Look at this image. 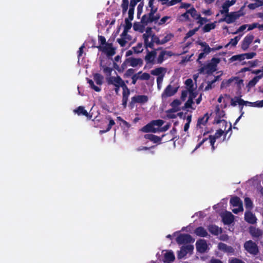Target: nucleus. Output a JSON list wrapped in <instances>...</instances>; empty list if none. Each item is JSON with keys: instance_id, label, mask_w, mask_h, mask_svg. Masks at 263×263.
I'll return each instance as SVG.
<instances>
[{"instance_id": "9d476101", "label": "nucleus", "mask_w": 263, "mask_h": 263, "mask_svg": "<svg viewBox=\"0 0 263 263\" xmlns=\"http://www.w3.org/2000/svg\"><path fill=\"white\" fill-rule=\"evenodd\" d=\"M254 36L253 34H249L245 37L241 43V48L243 51L247 50L251 43L253 42Z\"/></svg>"}, {"instance_id": "603ef678", "label": "nucleus", "mask_w": 263, "mask_h": 263, "mask_svg": "<svg viewBox=\"0 0 263 263\" xmlns=\"http://www.w3.org/2000/svg\"><path fill=\"white\" fill-rule=\"evenodd\" d=\"M98 41H99V43L100 44L99 46H104L105 45H106V44L108 43H106L105 37L102 35L98 36Z\"/></svg>"}, {"instance_id": "f3484780", "label": "nucleus", "mask_w": 263, "mask_h": 263, "mask_svg": "<svg viewBox=\"0 0 263 263\" xmlns=\"http://www.w3.org/2000/svg\"><path fill=\"white\" fill-rule=\"evenodd\" d=\"M165 136L163 135L162 137H159L153 134H145L144 137L146 139H148L151 141L153 142L154 143H161L162 138Z\"/></svg>"}, {"instance_id": "2f4dec72", "label": "nucleus", "mask_w": 263, "mask_h": 263, "mask_svg": "<svg viewBox=\"0 0 263 263\" xmlns=\"http://www.w3.org/2000/svg\"><path fill=\"white\" fill-rule=\"evenodd\" d=\"M74 112L77 114L78 115H82L83 116L88 117L89 114L86 110L84 109L83 106H79L76 109L74 110Z\"/></svg>"}, {"instance_id": "4468645a", "label": "nucleus", "mask_w": 263, "mask_h": 263, "mask_svg": "<svg viewBox=\"0 0 263 263\" xmlns=\"http://www.w3.org/2000/svg\"><path fill=\"white\" fill-rule=\"evenodd\" d=\"M221 217L223 223L227 225L231 224L234 220V215L230 212L223 214Z\"/></svg>"}, {"instance_id": "aec40b11", "label": "nucleus", "mask_w": 263, "mask_h": 263, "mask_svg": "<svg viewBox=\"0 0 263 263\" xmlns=\"http://www.w3.org/2000/svg\"><path fill=\"white\" fill-rule=\"evenodd\" d=\"M249 233L253 238H259L262 235V231L259 228L254 227H250L249 228Z\"/></svg>"}, {"instance_id": "8fccbe9b", "label": "nucleus", "mask_w": 263, "mask_h": 263, "mask_svg": "<svg viewBox=\"0 0 263 263\" xmlns=\"http://www.w3.org/2000/svg\"><path fill=\"white\" fill-rule=\"evenodd\" d=\"M186 253H191L194 250V246L192 245H187L186 246H182Z\"/></svg>"}, {"instance_id": "338daca9", "label": "nucleus", "mask_w": 263, "mask_h": 263, "mask_svg": "<svg viewBox=\"0 0 263 263\" xmlns=\"http://www.w3.org/2000/svg\"><path fill=\"white\" fill-rule=\"evenodd\" d=\"M185 84L189 88V91L193 89V82L191 79H187L185 81Z\"/></svg>"}, {"instance_id": "c85d7f7f", "label": "nucleus", "mask_w": 263, "mask_h": 263, "mask_svg": "<svg viewBox=\"0 0 263 263\" xmlns=\"http://www.w3.org/2000/svg\"><path fill=\"white\" fill-rule=\"evenodd\" d=\"M263 77V74L258 75L257 76H255L253 79H252L251 80H250L248 85L247 87L249 88H252L254 87L256 83L258 82V81L262 78Z\"/></svg>"}, {"instance_id": "4d7b16f0", "label": "nucleus", "mask_w": 263, "mask_h": 263, "mask_svg": "<svg viewBox=\"0 0 263 263\" xmlns=\"http://www.w3.org/2000/svg\"><path fill=\"white\" fill-rule=\"evenodd\" d=\"M129 96V95H122V104L124 108H126L127 106Z\"/></svg>"}, {"instance_id": "412c9836", "label": "nucleus", "mask_w": 263, "mask_h": 263, "mask_svg": "<svg viewBox=\"0 0 263 263\" xmlns=\"http://www.w3.org/2000/svg\"><path fill=\"white\" fill-rule=\"evenodd\" d=\"M181 104L180 101L178 99L174 100L171 103V105L172 107V108L166 111L167 113H174L177 112L180 110L179 106Z\"/></svg>"}, {"instance_id": "774afa93", "label": "nucleus", "mask_w": 263, "mask_h": 263, "mask_svg": "<svg viewBox=\"0 0 263 263\" xmlns=\"http://www.w3.org/2000/svg\"><path fill=\"white\" fill-rule=\"evenodd\" d=\"M229 263H245V262L240 259L234 257V258H232L231 259L229 260Z\"/></svg>"}, {"instance_id": "680f3d73", "label": "nucleus", "mask_w": 263, "mask_h": 263, "mask_svg": "<svg viewBox=\"0 0 263 263\" xmlns=\"http://www.w3.org/2000/svg\"><path fill=\"white\" fill-rule=\"evenodd\" d=\"M149 21H148V16L146 14H144L142 16L141 20V23L144 25V26L147 25L148 23H149Z\"/></svg>"}, {"instance_id": "79ce46f5", "label": "nucleus", "mask_w": 263, "mask_h": 263, "mask_svg": "<svg viewBox=\"0 0 263 263\" xmlns=\"http://www.w3.org/2000/svg\"><path fill=\"white\" fill-rule=\"evenodd\" d=\"M87 82L89 84L91 88L93 89L95 91L97 92H100L101 91V88L99 87L96 86L92 80L87 79Z\"/></svg>"}, {"instance_id": "0eeeda50", "label": "nucleus", "mask_w": 263, "mask_h": 263, "mask_svg": "<svg viewBox=\"0 0 263 263\" xmlns=\"http://www.w3.org/2000/svg\"><path fill=\"white\" fill-rule=\"evenodd\" d=\"M148 100V98L146 95H136L131 99L130 105L133 106L136 103L144 104L146 103Z\"/></svg>"}, {"instance_id": "c756f323", "label": "nucleus", "mask_w": 263, "mask_h": 263, "mask_svg": "<svg viewBox=\"0 0 263 263\" xmlns=\"http://www.w3.org/2000/svg\"><path fill=\"white\" fill-rule=\"evenodd\" d=\"M197 43L203 47V52L208 54L211 52V47L209 46V45L206 42H200L198 41Z\"/></svg>"}, {"instance_id": "bf43d9fd", "label": "nucleus", "mask_w": 263, "mask_h": 263, "mask_svg": "<svg viewBox=\"0 0 263 263\" xmlns=\"http://www.w3.org/2000/svg\"><path fill=\"white\" fill-rule=\"evenodd\" d=\"M244 59H251L254 58L256 55V53L254 52L242 53Z\"/></svg>"}, {"instance_id": "0e129e2a", "label": "nucleus", "mask_w": 263, "mask_h": 263, "mask_svg": "<svg viewBox=\"0 0 263 263\" xmlns=\"http://www.w3.org/2000/svg\"><path fill=\"white\" fill-rule=\"evenodd\" d=\"M197 23L200 24V26H201L203 24L208 21V20L206 17H202L200 15L197 17Z\"/></svg>"}, {"instance_id": "cd10ccee", "label": "nucleus", "mask_w": 263, "mask_h": 263, "mask_svg": "<svg viewBox=\"0 0 263 263\" xmlns=\"http://www.w3.org/2000/svg\"><path fill=\"white\" fill-rule=\"evenodd\" d=\"M100 67L101 69L103 70V73L106 75V78L111 77V72L113 70V69L110 67H108L106 65L100 64Z\"/></svg>"}, {"instance_id": "ea45409f", "label": "nucleus", "mask_w": 263, "mask_h": 263, "mask_svg": "<svg viewBox=\"0 0 263 263\" xmlns=\"http://www.w3.org/2000/svg\"><path fill=\"white\" fill-rule=\"evenodd\" d=\"M188 13L191 15V16L195 19L197 20L198 16H199L200 14L197 13V10L194 7H192L190 9L188 10Z\"/></svg>"}, {"instance_id": "bb28decb", "label": "nucleus", "mask_w": 263, "mask_h": 263, "mask_svg": "<svg viewBox=\"0 0 263 263\" xmlns=\"http://www.w3.org/2000/svg\"><path fill=\"white\" fill-rule=\"evenodd\" d=\"M175 259V255L172 252L166 253L164 256V261L166 263H172Z\"/></svg>"}, {"instance_id": "37998d69", "label": "nucleus", "mask_w": 263, "mask_h": 263, "mask_svg": "<svg viewBox=\"0 0 263 263\" xmlns=\"http://www.w3.org/2000/svg\"><path fill=\"white\" fill-rule=\"evenodd\" d=\"M240 39V36H235L234 38L232 39L230 42L226 45V47H227L230 44H231L233 46H236Z\"/></svg>"}, {"instance_id": "f03ea898", "label": "nucleus", "mask_w": 263, "mask_h": 263, "mask_svg": "<svg viewBox=\"0 0 263 263\" xmlns=\"http://www.w3.org/2000/svg\"><path fill=\"white\" fill-rule=\"evenodd\" d=\"M243 15L244 14L241 12V10L237 12H231V13L226 14L224 17L220 18L219 20V22H225L227 24H231L234 22L239 17Z\"/></svg>"}, {"instance_id": "2eb2a0df", "label": "nucleus", "mask_w": 263, "mask_h": 263, "mask_svg": "<svg viewBox=\"0 0 263 263\" xmlns=\"http://www.w3.org/2000/svg\"><path fill=\"white\" fill-rule=\"evenodd\" d=\"M106 82L108 85H112L114 86L119 85L122 81V78L120 76H112L109 78H106Z\"/></svg>"}, {"instance_id": "09e8293b", "label": "nucleus", "mask_w": 263, "mask_h": 263, "mask_svg": "<svg viewBox=\"0 0 263 263\" xmlns=\"http://www.w3.org/2000/svg\"><path fill=\"white\" fill-rule=\"evenodd\" d=\"M144 2H141L137 7V17L139 18L142 13Z\"/></svg>"}, {"instance_id": "c03bdc74", "label": "nucleus", "mask_w": 263, "mask_h": 263, "mask_svg": "<svg viewBox=\"0 0 263 263\" xmlns=\"http://www.w3.org/2000/svg\"><path fill=\"white\" fill-rule=\"evenodd\" d=\"M179 20L181 22H184V21H188L190 20V17H189V13H188V10H186V11L182 14L180 16H179Z\"/></svg>"}, {"instance_id": "f704fd0d", "label": "nucleus", "mask_w": 263, "mask_h": 263, "mask_svg": "<svg viewBox=\"0 0 263 263\" xmlns=\"http://www.w3.org/2000/svg\"><path fill=\"white\" fill-rule=\"evenodd\" d=\"M93 79L97 84L101 85L103 84L104 77L100 73H96L93 75Z\"/></svg>"}, {"instance_id": "4be33fe9", "label": "nucleus", "mask_w": 263, "mask_h": 263, "mask_svg": "<svg viewBox=\"0 0 263 263\" xmlns=\"http://www.w3.org/2000/svg\"><path fill=\"white\" fill-rule=\"evenodd\" d=\"M129 66L135 67L137 66H141L143 65V60L141 58H128Z\"/></svg>"}, {"instance_id": "f8f14e48", "label": "nucleus", "mask_w": 263, "mask_h": 263, "mask_svg": "<svg viewBox=\"0 0 263 263\" xmlns=\"http://www.w3.org/2000/svg\"><path fill=\"white\" fill-rule=\"evenodd\" d=\"M178 88L179 86L173 87L169 84L164 89L162 96L168 97L174 96L177 92Z\"/></svg>"}, {"instance_id": "6e6552de", "label": "nucleus", "mask_w": 263, "mask_h": 263, "mask_svg": "<svg viewBox=\"0 0 263 263\" xmlns=\"http://www.w3.org/2000/svg\"><path fill=\"white\" fill-rule=\"evenodd\" d=\"M173 55H174V53L171 51L162 50L159 54L156 63L161 64L165 60L167 59L168 57H171Z\"/></svg>"}, {"instance_id": "9b49d317", "label": "nucleus", "mask_w": 263, "mask_h": 263, "mask_svg": "<svg viewBox=\"0 0 263 263\" xmlns=\"http://www.w3.org/2000/svg\"><path fill=\"white\" fill-rule=\"evenodd\" d=\"M196 247L197 251L200 253H204L208 249V245L206 241L204 239H199L197 240L196 242Z\"/></svg>"}, {"instance_id": "58836bf2", "label": "nucleus", "mask_w": 263, "mask_h": 263, "mask_svg": "<svg viewBox=\"0 0 263 263\" xmlns=\"http://www.w3.org/2000/svg\"><path fill=\"white\" fill-rule=\"evenodd\" d=\"M216 27L214 23L207 24L203 27L202 30L203 32H210L212 29H214Z\"/></svg>"}, {"instance_id": "7c9ffc66", "label": "nucleus", "mask_w": 263, "mask_h": 263, "mask_svg": "<svg viewBox=\"0 0 263 263\" xmlns=\"http://www.w3.org/2000/svg\"><path fill=\"white\" fill-rule=\"evenodd\" d=\"M152 30L151 27H147L146 29V32L143 34V38L144 39V43H147L150 37H152Z\"/></svg>"}, {"instance_id": "5fc2aeb1", "label": "nucleus", "mask_w": 263, "mask_h": 263, "mask_svg": "<svg viewBox=\"0 0 263 263\" xmlns=\"http://www.w3.org/2000/svg\"><path fill=\"white\" fill-rule=\"evenodd\" d=\"M129 65V62L128 58H126L123 62L121 66V70L122 72L127 68V66Z\"/></svg>"}, {"instance_id": "dca6fc26", "label": "nucleus", "mask_w": 263, "mask_h": 263, "mask_svg": "<svg viewBox=\"0 0 263 263\" xmlns=\"http://www.w3.org/2000/svg\"><path fill=\"white\" fill-rule=\"evenodd\" d=\"M208 139L210 140V145L211 146L212 150V151H214L215 150V149L214 144H215L216 140H215V138H214V137H212V135H210L209 136L208 138H205L201 140V141H200L196 145V146L195 147V149H196L198 148L199 147H200L204 143V142H205L206 141L208 140Z\"/></svg>"}, {"instance_id": "69168bd1", "label": "nucleus", "mask_w": 263, "mask_h": 263, "mask_svg": "<svg viewBox=\"0 0 263 263\" xmlns=\"http://www.w3.org/2000/svg\"><path fill=\"white\" fill-rule=\"evenodd\" d=\"M224 133V132L221 129H219L217 130H216L215 134L214 135H212V137L215 138V140L217 139L220 138Z\"/></svg>"}, {"instance_id": "1a4fd4ad", "label": "nucleus", "mask_w": 263, "mask_h": 263, "mask_svg": "<svg viewBox=\"0 0 263 263\" xmlns=\"http://www.w3.org/2000/svg\"><path fill=\"white\" fill-rule=\"evenodd\" d=\"M147 53L145 56L144 60L147 64H154L156 63L155 62V59L157 55L156 50H153L149 51L148 50H146Z\"/></svg>"}, {"instance_id": "e433bc0d", "label": "nucleus", "mask_w": 263, "mask_h": 263, "mask_svg": "<svg viewBox=\"0 0 263 263\" xmlns=\"http://www.w3.org/2000/svg\"><path fill=\"white\" fill-rule=\"evenodd\" d=\"M119 86L120 87L122 88L123 92L122 95H130V90L128 88L127 85L125 84V82L124 81L122 80L121 82H120Z\"/></svg>"}, {"instance_id": "c9c22d12", "label": "nucleus", "mask_w": 263, "mask_h": 263, "mask_svg": "<svg viewBox=\"0 0 263 263\" xmlns=\"http://www.w3.org/2000/svg\"><path fill=\"white\" fill-rule=\"evenodd\" d=\"M131 21L128 18L125 19V25L124 27V30L123 31V35H126V33H128L129 30L132 27V24Z\"/></svg>"}, {"instance_id": "20e7f679", "label": "nucleus", "mask_w": 263, "mask_h": 263, "mask_svg": "<svg viewBox=\"0 0 263 263\" xmlns=\"http://www.w3.org/2000/svg\"><path fill=\"white\" fill-rule=\"evenodd\" d=\"M100 51L105 52L108 57L115 54L116 49L113 47L112 43H107L104 46H98L96 47Z\"/></svg>"}, {"instance_id": "72a5a7b5", "label": "nucleus", "mask_w": 263, "mask_h": 263, "mask_svg": "<svg viewBox=\"0 0 263 263\" xmlns=\"http://www.w3.org/2000/svg\"><path fill=\"white\" fill-rule=\"evenodd\" d=\"M163 71H164V72L166 71V68L161 67L156 68L155 69L151 70V73L154 76H161V74H162V73Z\"/></svg>"}, {"instance_id": "864d4df0", "label": "nucleus", "mask_w": 263, "mask_h": 263, "mask_svg": "<svg viewBox=\"0 0 263 263\" xmlns=\"http://www.w3.org/2000/svg\"><path fill=\"white\" fill-rule=\"evenodd\" d=\"M245 204L247 208H252L253 206L252 201L249 197H246L245 198Z\"/></svg>"}, {"instance_id": "b1692460", "label": "nucleus", "mask_w": 263, "mask_h": 263, "mask_svg": "<svg viewBox=\"0 0 263 263\" xmlns=\"http://www.w3.org/2000/svg\"><path fill=\"white\" fill-rule=\"evenodd\" d=\"M194 233L197 236L202 237H205L208 235V233L206 229L201 226L196 228L194 230Z\"/></svg>"}, {"instance_id": "3c124183", "label": "nucleus", "mask_w": 263, "mask_h": 263, "mask_svg": "<svg viewBox=\"0 0 263 263\" xmlns=\"http://www.w3.org/2000/svg\"><path fill=\"white\" fill-rule=\"evenodd\" d=\"M142 73V71H139L137 73H135L132 77V83L134 85L136 84L138 80L139 79V75Z\"/></svg>"}, {"instance_id": "052dcab7", "label": "nucleus", "mask_w": 263, "mask_h": 263, "mask_svg": "<svg viewBox=\"0 0 263 263\" xmlns=\"http://www.w3.org/2000/svg\"><path fill=\"white\" fill-rule=\"evenodd\" d=\"M141 75H139V80H148L150 79V75L149 73L144 72L141 73Z\"/></svg>"}, {"instance_id": "7ed1b4c3", "label": "nucleus", "mask_w": 263, "mask_h": 263, "mask_svg": "<svg viewBox=\"0 0 263 263\" xmlns=\"http://www.w3.org/2000/svg\"><path fill=\"white\" fill-rule=\"evenodd\" d=\"M243 247L245 250L250 254L256 255L259 253V249L257 244L251 240L246 241Z\"/></svg>"}, {"instance_id": "6e6d98bb", "label": "nucleus", "mask_w": 263, "mask_h": 263, "mask_svg": "<svg viewBox=\"0 0 263 263\" xmlns=\"http://www.w3.org/2000/svg\"><path fill=\"white\" fill-rule=\"evenodd\" d=\"M194 103L193 98L191 96H190L187 101L184 104V108H192V105Z\"/></svg>"}, {"instance_id": "49530a36", "label": "nucleus", "mask_w": 263, "mask_h": 263, "mask_svg": "<svg viewBox=\"0 0 263 263\" xmlns=\"http://www.w3.org/2000/svg\"><path fill=\"white\" fill-rule=\"evenodd\" d=\"M230 7L224 2L222 5V10H220V13L221 14H227L229 13V8Z\"/></svg>"}, {"instance_id": "a878e982", "label": "nucleus", "mask_w": 263, "mask_h": 263, "mask_svg": "<svg viewBox=\"0 0 263 263\" xmlns=\"http://www.w3.org/2000/svg\"><path fill=\"white\" fill-rule=\"evenodd\" d=\"M230 203L233 206H243L242 201L237 196H234L231 198Z\"/></svg>"}, {"instance_id": "39448f33", "label": "nucleus", "mask_w": 263, "mask_h": 263, "mask_svg": "<svg viewBox=\"0 0 263 263\" xmlns=\"http://www.w3.org/2000/svg\"><path fill=\"white\" fill-rule=\"evenodd\" d=\"M193 241L192 237L187 234H181L176 238V242L179 245L189 243Z\"/></svg>"}, {"instance_id": "f257e3e1", "label": "nucleus", "mask_w": 263, "mask_h": 263, "mask_svg": "<svg viewBox=\"0 0 263 263\" xmlns=\"http://www.w3.org/2000/svg\"><path fill=\"white\" fill-rule=\"evenodd\" d=\"M220 61V60L219 58H212L211 62L208 63L199 69V73L208 74H212L216 70L217 64Z\"/></svg>"}, {"instance_id": "13d9d810", "label": "nucleus", "mask_w": 263, "mask_h": 263, "mask_svg": "<svg viewBox=\"0 0 263 263\" xmlns=\"http://www.w3.org/2000/svg\"><path fill=\"white\" fill-rule=\"evenodd\" d=\"M152 122L154 126H157L159 127H161L164 123V121L161 119L153 120L152 121Z\"/></svg>"}, {"instance_id": "423d86ee", "label": "nucleus", "mask_w": 263, "mask_h": 263, "mask_svg": "<svg viewBox=\"0 0 263 263\" xmlns=\"http://www.w3.org/2000/svg\"><path fill=\"white\" fill-rule=\"evenodd\" d=\"M236 98L237 99V101L238 104L239 105H241V106L240 107V111L241 112V114L240 116L235 121L234 125L237 124V123L240 120V118H241V117L242 116V115L244 114V112L242 111V109H243L242 106L246 105V106L254 107V102H249L248 101H245L242 99L240 98L239 97H236Z\"/></svg>"}, {"instance_id": "de8ad7c7", "label": "nucleus", "mask_w": 263, "mask_h": 263, "mask_svg": "<svg viewBox=\"0 0 263 263\" xmlns=\"http://www.w3.org/2000/svg\"><path fill=\"white\" fill-rule=\"evenodd\" d=\"M133 49L134 51L136 53L141 52L143 51L142 43H139L136 46L133 47Z\"/></svg>"}, {"instance_id": "473e14b6", "label": "nucleus", "mask_w": 263, "mask_h": 263, "mask_svg": "<svg viewBox=\"0 0 263 263\" xmlns=\"http://www.w3.org/2000/svg\"><path fill=\"white\" fill-rule=\"evenodd\" d=\"M145 26L139 22H135L133 25V29L135 31H138L141 33L144 31Z\"/></svg>"}, {"instance_id": "a19ab883", "label": "nucleus", "mask_w": 263, "mask_h": 263, "mask_svg": "<svg viewBox=\"0 0 263 263\" xmlns=\"http://www.w3.org/2000/svg\"><path fill=\"white\" fill-rule=\"evenodd\" d=\"M245 60L243 58V55L242 54L235 55L232 56L230 59L229 61L231 62H233L235 61H241Z\"/></svg>"}, {"instance_id": "5701e85b", "label": "nucleus", "mask_w": 263, "mask_h": 263, "mask_svg": "<svg viewBox=\"0 0 263 263\" xmlns=\"http://www.w3.org/2000/svg\"><path fill=\"white\" fill-rule=\"evenodd\" d=\"M245 219L247 222L251 224H254L256 222L257 220L255 215L250 212L245 213Z\"/></svg>"}, {"instance_id": "ddd939ff", "label": "nucleus", "mask_w": 263, "mask_h": 263, "mask_svg": "<svg viewBox=\"0 0 263 263\" xmlns=\"http://www.w3.org/2000/svg\"><path fill=\"white\" fill-rule=\"evenodd\" d=\"M155 43L157 45H161V40L155 34H153L151 37V41L149 42V41H147V43H144V46L146 48L149 47L154 49Z\"/></svg>"}, {"instance_id": "393cba45", "label": "nucleus", "mask_w": 263, "mask_h": 263, "mask_svg": "<svg viewBox=\"0 0 263 263\" xmlns=\"http://www.w3.org/2000/svg\"><path fill=\"white\" fill-rule=\"evenodd\" d=\"M209 119L208 113H206L203 117L198 118L197 123V127L200 128V126L205 125Z\"/></svg>"}, {"instance_id": "e2e57ef3", "label": "nucleus", "mask_w": 263, "mask_h": 263, "mask_svg": "<svg viewBox=\"0 0 263 263\" xmlns=\"http://www.w3.org/2000/svg\"><path fill=\"white\" fill-rule=\"evenodd\" d=\"M135 69L133 68L128 69L126 72L124 74V77L126 78H128L130 76H133V75L135 73Z\"/></svg>"}, {"instance_id": "a211bd4d", "label": "nucleus", "mask_w": 263, "mask_h": 263, "mask_svg": "<svg viewBox=\"0 0 263 263\" xmlns=\"http://www.w3.org/2000/svg\"><path fill=\"white\" fill-rule=\"evenodd\" d=\"M140 130L144 133L152 132L156 133L158 132V128H155L151 121V122H149V123L142 127Z\"/></svg>"}, {"instance_id": "6ab92c4d", "label": "nucleus", "mask_w": 263, "mask_h": 263, "mask_svg": "<svg viewBox=\"0 0 263 263\" xmlns=\"http://www.w3.org/2000/svg\"><path fill=\"white\" fill-rule=\"evenodd\" d=\"M209 231L213 235L218 236L222 232L221 228H219L215 224H210L208 227Z\"/></svg>"}, {"instance_id": "4c0bfd02", "label": "nucleus", "mask_w": 263, "mask_h": 263, "mask_svg": "<svg viewBox=\"0 0 263 263\" xmlns=\"http://www.w3.org/2000/svg\"><path fill=\"white\" fill-rule=\"evenodd\" d=\"M128 5H129L128 0H122L121 7L122 9V13L123 15L126 13L128 8Z\"/></svg>"}, {"instance_id": "a18cd8bd", "label": "nucleus", "mask_w": 263, "mask_h": 263, "mask_svg": "<svg viewBox=\"0 0 263 263\" xmlns=\"http://www.w3.org/2000/svg\"><path fill=\"white\" fill-rule=\"evenodd\" d=\"M173 37L174 35L172 33L167 34L162 40H161V45L164 44L165 43L169 42Z\"/></svg>"}]
</instances>
